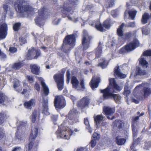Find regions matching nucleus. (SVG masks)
Here are the masks:
<instances>
[{"label": "nucleus", "mask_w": 151, "mask_h": 151, "mask_svg": "<svg viewBox=\"0 0 151 151\" xmlns=\"http://www.w3.org/2000/svg\"><path fill=\"white\" fill-rule=\"evenodd\" d=\"M83 37L82 40V45L83 47V50H86L88 49L89 47L91 38L88 35L86 30L83 31Z\"/></svg>", "instance_id": "9"}, {"label": "nucleus", "mask_w": 151, "mask_h": 151, "mask_svg": "<svg viewBox=\"0 0 151 151\" xmlns=\"http://www.w3.org/2000/svg\"><path fill=\"white\" fill-rule=\"evenodd\" d=\"M38 133V129L37 127H34L32 129L29 136L30 140L35 139Z\"/></svg>", "instance_id": "23"}, {"label": "nucleus", "mask_w": 151, "mask_h": 151, "mask_svg": "<svg viewBox=\"0 0 151 151\" xmlns=\"http://www.w3.org/2000/svg\"><path fill=\"white\" fill-rule=\"evenodd\" d=\"M19 40L21 45L26 42V41L24 39H23L22 38L20 37L19 38Z\"/></svg>", "instance_id": "59"}, {"label": "nucleus", "mask_w": 151, "mask_h": 151, "mask_svg": "<svg viewBox=\"0 0 151 151\" xmlns=\"http://www.w3.org/2000/svg\"><path fill=\"white\" fill-rule=\"evenodd\" d=\"M3 7L4 10L6 12V13H7L9 11L10 12L11 14L10 15V17H12L13 13V12H12L11 11H10V8L9 7V6L7 5L4 4L3 5Z\"/></svg>", "instance_id": "37"}, {"label": "nucleus", "mask_w": 151, "mask_h": 151, "mask_svg": "<svg viewBox=\"0 0 151 151\" xmlns=\"http://www.w3.org/2000/svg\"><path fill=\"white\" fill-rule=\"evenodd\" d=\"M135 26V22H131L128 23L127 24L126 27H134Z\"/></svg>", "instance_id": "52"}, {"label": "nucleus", "mask_w": 151, "mask_h": 151, "mask_svg": "<svg viewBox=\"0 0 151 151\" xmlns=\"http://www.w3.org/2000/svg\"><path fill=\"white\" fill-rule=\"evenodd\" d=\"M143 97L144 98L148 97L151 94V88L149 87H144L142 89Z\"/></svg>", "instance_id": "29"}, {"label": "nucleus", "mask_w": 151, "mask_h": 151, "mask_svg": "<svg viewBox=\"0 0 151 151\" xmlns=\"http://www.w3.org/2000/svg\"><path fill=\"white\" fill-rule=\"evenodd\" d=\"M142 55L138 59L139 63L141 66H148L149 63L147 61L146 58L143 57Z\"/></svg>", "instance_id": "28"}, {"label": "nucleus", "mask_w": 151, "mask_h": 151, "mask_svg": "<svg viewBox=\"0 0 151 151\" xmlns=\"http://www.w3.org/2000/svg\"><path fill=\"white\" fill-rule=\"evenodd\" d=\"M121 89L122 88L116 83V81L114 78V93L119 92Z\"/></svg>", "instance_id": "34"}, {"label": "nucleus", "mask_w": 151, "mask_h": 151, "mask_svg": "<svg viewBox=\"0 0 151 151\" xmlns=\"http://www.w3.org/2000/svg\"><path fill=\"white\" fill-rule=\"evenodd\" d=\"M132 132V135L133 137H136L137 135L138 130L136 127H131Z\"/></svg>", "instance_id": "44"}, {"label": "nucleus", "mask_w": 151, "mask_h": 151, "mask_svg": "<svg viewBox=\"0 0 151 151\" xmlns=\"http://www.w3.org/2000/svg\"><path fill=\"white\" fill-rule=\"evenodd\" d=\"M101 79L100 77L94 76L93 77L90 83V86L93 90H95L97 88L100 82Z\"/></svg>", "instance_id": "13"}, {"label": "nucleus", "mask_w": 151, "mask_h": 151, "mask_svg": "<svg viewBox=\"0 0 151 151\" xmlns=\"http://www.w3.org/2000/svg\"><path fill=\"white\" fill-rule=\"evenodd\" d=\"M35 51L34 50V48H32L29 49L28 51V52L27 55V57L28 59L31 60L33 59H37L36 56H35Z\"/></svg>", "instance_id": "21"}, {"label": "nucleus", "mask_w": 151, "mask_h": 151, "mask_svg": "<svg viewBox=\"0 0 151 151\" xmlns=\"http://www.w3.org/2000/svg\"><path fill=\"white\" fill-rule=\"evenodd\" d=\"M7 25L4 23L0 26V38L1 39L4 38L7 34Z\"/></svg>", "instance_id": "15"}, {"label": "nucleus", "mask_w": 151, "mask_h": 151, "mask_svg": "<svg viewBox=\"0 0 151 151\" xmlns=\"http://www.w3.org/2000/svg\"><path fill=\"white\" fill-rule=\"evenodd\" d=\"M65 70H63L60 73L54 75L53 78L57 82L58 88L59 90H61L64 86V75Z\"/></svg>", "instance_id": "6"}, {"label": "nucleus", "mask_w": 151, "mask_h": 151, "mask_svg": "<svg viewBox=\"0 0 151 151\" xmlns=\"http://www.w3.org/2000/svg\"><path fill=\"white\" fill-rule=\"evenodd\" d=\"M96 140L92 139L91 142V147H93L96 144Z\"/></svg>", "instance_id": "58"}, {"label": "nucleus", "mask_w": 151, "mask_h": 151, "mask_svg": "<svg viewBox=\"0 0 151 151\" xmlns=\"http://www.w3.org/2000/svg\"><path fill=\"white\" fill-rule=\"evenodd\" d=\"M33 143L32 142H30L29 145H28L27 146L28 147L29 150H30L31 149L32 147V146L33 145Z\"/></svg>", "instance_id": "62"}, {"label": "nucleus", "mask_w": 151, "mask_h": 151, "mask_svg": "<svg viewBox=\"0 0 151 151\" xmlns=\"http://www.w3.org/2000/svg\"><path fill=\"white\" fill-rule=\"evenodd\" d=\"M95 27L98 30L101 32H104L105 30V29L102 27V25L101 24L99 25H95Z\"/></svg>", "instance_id": "43"}, {"label": "nucleus", "mask_w": 151, "mask_h": 151, "mask_svg": "<svg viewBox=\"0 0 151 151\" xmlns=\"http://www.w3.org/2000/svg\"><path fill=\"white\" fill-rule=\"evenodd\" d=\"M109 85L105 89L100 90L101 92L103 93L104 98L107 99L113 96V78L109 79Z\"/></svg>", "instance_id": "5"}, {"label": "nucleus", "mask_w": 151, "mask_h": 151, "mask_svg": "<svg viewBox=\"0 0 151 151\" xmlns=\"http://www.w3.org/2000/svg\"><path fill=\"white\" fill-rule=\"evenodd\" d=\"M137 13V11H129L128 14L129 17L132 20H134Z\"/></svg>", "instance_id": "32"}, {"label": "nucleus", "mask_w": 151, "mask_h": 151, "mask_svg": "<svg viewBox=\"0 0 151 151\" xmlns=\"http://www.w3.org/2000/svg\"><path fill=\"white\" fill-rule=\"evenodd\" d=\"M140 138H138L133 142L132 143V145L130 146V149L131 150H132L134 149V145L136 144H138L139 142Z\"/></svg>", "instance_id": "48"}, {"label": "nucleus", "mask_w": 151, "mask_h": 151, "mask_svg": "<svg viewBox=\"0 0 151 151\" xmlns=\"http://www.w3.org/2000/svg\"><path fill=\"white\" fill-rule=\"evenodd\" d=\"M75 37L74 35H71L67 36L64 40L63 47L64 49V51L68 52L70 50L69 46L73 47L75 45Z\"/></svg>", "instance_id": "4"}, {"label": "nucleus", "mask_w": 151, "mask_h": 151, "mask_svg": "<svg viewBox=\"0 0 151 151\" xmlns=\"http://www.w3.org/2000/svg\"><path fill=\"white\" fill-rule=\"evenodd\" d=\"M70 72L69 70H68L66 72V82L67 84L69 83L70 81Z\"/></svg>", "instance_id": "51"}, {"label": "nucleus", "mask_w": 151, "mask_h": 151, "mask_svg": "<svg viewBox=\"0 0 151 151\" xmlns=\"http://www.w3.org/2000/svg\"><path fill=\"white\" fill-rule=\"evenodd\" d=\"M130 93V91L128 89H126L125 88L123 92V94L126 96L127 97Z\"/></svg>", "instance_id": "55"}, {"label": "nucleus", "mask_w": 151, "mask_h": 151, "mask_svg": "<svg viewBox=\"0 0 151 151\" xmlns=\"http://www.w3.org/2000/svg\"><path fill=\"white\" fill-rule=\"evenodd\" d=\"M142 32L143 34L145 35H147L149 33L148 30L147 29L146 27H144L142 29Z\"/></svg>", "instance_id": "56"}, {"label": "nucleus", "mask_w": 151, "mask_h": 151, "mask_svg": "<svg viewBox=\"0 0 151 151\" xmlns=\"http://www.w3.org/2000/svg\"><path fill=\"white\" fill-rule=\"evenodd\" d=\"M148 67H136L135 75L136 76H144L148 74Z\"/></svg>", "instance_id": "11"}, {"label": "nucleus", "mask_w": 151, "mask_h": 151, "mask_svg": "<svg viewBox=\"0 0 151 151\" xmlns=\"http://www.w3.org/2000/svg\"><path fill=\"white\" fill-rule=\"evenodd\" d=\"M35 88L37 91H39L40 90V85L37 83H36L35 84Z\"/></svg>", "instance_id": "60"}, {"label": "nucleus", "mask_w": 151, "mask_h": 151, "mask_svg": "<svg viewBox=\"0 0 151 151\" xmlns=\"http://www.w3.org/2000/svg\"><path fill=\"white\" fill-rule=\"evenodd\" d=\"M12 151H21V149L19 147H16L14 148Z\"/></svg>", "instance_id": "64"}, {"label": "nucleus", "mask_w": 151, "mask_h": 151, "mask_svg": "<svg viewBox=\"0 0 151 151\" xmlns=\"http://www.w3.org/2000/svg\"><path fill=\"white\" fill-rule=\"evenodd\" d=\"M113 0H109L108 1V4L109 5L108 7H111L113 6Z\"/></svg>", "instance_id": "61"}, {"label": "nucleus", "mask_w": 151, "mask_h": 151, "mask_svg": "<svg viewBox=\"0 0 151 151\" xmlns=\"http://www.w3.org/2000/svg\"><path fill=\"white\" fill-rule=\"evenodd\" d=\"M108 63V61L106 60L105 59H101L100 62L99 63V65L100 66H107Z\"/></svg>", "instance_id": "36"}, {"label": "nucleus", "mask_w": 151, "mask_h": 151, "mask_svg": "<svg viewBox=\"0 0 151 151\" xmlns=\"http://www.w3.org/2000/svg\"><path fill=\"white\" fill-rule=\"evenodd\" d=\"M9 51L11 52L12 53H14L17 52V49L15 47H11L9 48Z\"/></svg>", "instance_id": "57"}, {"label": "nucleus", "mask_w": 151, "mask_h": 151, "mask_svg": "<svg viewBox=\"0 0 151 151\" xmlns=\"http://www.w3.org/2000/svg\"><path fill=\"white\" fill-rule=\"evenodd\" d=\"M84 123L86 125V128L88 130L89 132L91 133L92 132V130L90 126L89 120L88 118H84Z\"/></svg>", "instance_id": "30"}, {"label": "nucleus", "mask_w": 151, "mask_h": 151, "mask_svg": "<svg viewBox=\"0 0 151 151\" xmlns=\"http://www.w3.org/2000/svg\"><path fill=\"white\" fill-rule=\"evenodd\" d=\"M117 33L119 37H122L123 35L122 29H118L117 30Z\"/></svg>", "instance_id": "53"}, {"label": "nucleus", "mask_w": 151, "mask_h": 151, "mask_svg": "<svg viewBox=\"0 0 151 151\" xmlns=\"http://www.w3.org/2000/svg\"><path fill=\"white\" fill-rule=\"evenodd\" d=\"M6 117V115L3 113H0V125L1 124L4 122Z\"/></svg>", "instance_id": "45"}, {"label": "nucleus", "mask_w": 151, "mask_h": 151, "mask_svg": "<svg viewBox=\"0 0 151 151\" xmlns=\"http://www.w3.org/2000/svg\"><path fill=\"white\" fill-rule=\"evenodd\" d=\"M19 124V125L18 127L16 133V135L18 138H19V135H20V134H22L24 133L25 131L26 128L27 126V122L26 121H20Z\"/></svg>", "instance_id": "10"}, {"label": "nucleus", "mask_w": 151, "mask_h": 151, "mask_svg": "<svg viewBox=\"0 0 151 151\" xmlns=\"http://www.w3.org/2000/svg\"><path fill=\"white\" fill-rule=\"evenodd\" d=\"M121 97L118 94H114V100L116 103H118L120 100Z\"/></svg>", "instance_id": "46"}, {"label": "nucleus", "mask_w": 151, "mask_h": 151, "mask_svg": "<svg viewBox=\"0 0 151 151\" xmlns=\"http://www.w3.org/2000/svg\"><path fill=\"white\" fill-rule=\"evenodd\" d=\"M139 118V116H137L132 118L131 123V127H136L138 124L137 121Z\"/></svg>", "instance_id": "31"}, {"label": "nucleus", "mask_w": 151, "mask_h": 151, "mask_svg": "<svg viewBox=\"0 0 151 151\" xmlns=\"http://www.w3.org/2000/svg\"><path fill=\"white\" fill-rule=\"evenodd\" d=\"M26 78H27L28 81L30 83H32L34 82V80L33 76L27 75L26 76Z\"/></svg>", "instance_id": "49"}, {"label": "nucleus", "mask_w": 151, "mask_h": 151, "mask_svg": "<svg viewBox=\"0 0 151 151\" xmlns=\"http://www.w3.org/2000/svg\"><path fill=\"white\" fill-rule=\"evenodd\" d=\"M142 55L144 56H151V50H148L144 51Z\"/></svg>", "instance_id": "42"}, {"label": "nucleus", "mask_w": 151, "mask_h": 151, "mask_svg": "<svg viewBox=\"0 0 151 151\" xmlns=\"http://www.w3.org/2000/svg\"><path fill=\"white\" fill-rule=\"evenodd\" d=\"M24 65L23 62L18 61L15 63L13 65V66H22Z\"/></svg>", "instance_id": "54"}, {"label": "nucleus", "mask_w": 151, "mask_h": 151, "mask_svg": "<svg viewBox=\"0 0 151 151\" xmlns=\"http://www.w3.org/2000/svg\"><path fill=\"white\" fill-rule=\"evenodd\" d=\"M23 91L22 92V94H25L27 92L29 91L30 90L29 87L27 85V83L25 81L23 82Z\"/></svg>", "instance_id": "33"}, {"label": "nucleus", "mask_w": 151, "mask_h": 151, "mask_svg": "<svg viewBox=\"0 0 151 151\" xmlns=\"http://www.w3.org/2000/svg\"><path fill=\"white\" fill-rule=\"evenodd\" d=\"M35 104V100L34 99H32L29 101L25 102L24 105L25 107L27 109H31L34 106Z\"/></svg>", "instance_id": "24"}, {"label": "nucleus", "mask_w": 151, "mask_h": 151, "mask_svg": "<svg viewBox=\"0 0 151 151\" xmlns=\"http://www.w3.org/2000/svg\"><path fill=\"white\" fill-rule=\"evenodd\" d=\"M38 80L41 83L45 95H47L49 93V89L47 86L45 84V82L44 80L42 77H38Z\"/></svg>", "instance_id": "19"}, {"label": "nucleus", "mask_w": 151, "mask_h": 151, "mask_svg": "<svg viewBox=\"0 0 151 151\" xmlns=\"http://www.w3.org/2000/svg\"><path fill=\"white\" fill-rule=\"evenodd\" d=\"M124 122L120 119H117L114 122V127L117 128L120 130L123 129L124 127Z\"/></svg>", "instance_id": "18"}, {"label": "nucleus", "mask_w": 151, "mask_h": 151, "mask_svg": "<svg viewBox=\"0 0 151 151\" xmlns=\"http://www.w3.org/2000/svg\"><path fill=\"white\" fill-rule=\"evenodd\" d=\"M89 104V100L87 97H83L78 101L77 104L78 107L83 109L87 106Z\"/></svg>", "instance_id": "16"}, {"label": "nucleus", "mask_w": 151, "mask_h": 151, "mask_svg": "<svg viewBox=\"0 0 151 151\" xmlns=\"http://www.w3.org/2000/svg\"><path fill=\"white\" fill-rule=\"evenodd\" d=\"M13 86L15 90L19 92L22 90L20 82L17 80H16L14 82Z\"/></svg>", "instance_id": "27"}, {"label": "nucleus", "mask_w": 151, "mask_h": 151, "mask_svg": "<svg viewBox=\"0 0 151 151\" xmlns=\"http://www.w3.org/2000/svg\"><path fill=\"white\" fill-rule=\"evenodd\" d=\"M100 138V134L97 133L95 132L93 134L92 136V139L96 140H98Z\"/></svg>", "instance_id": "50"}, {"label": "nucleus", "mask_w": 151, "mask_h": 151, "mask_svg": "<svg viewBox=\"0 0 151 151\" xmlns=\"http://www.w3.org/2000/svg\"><path fill=\"white\" fill-rule=\"evenodd\" d=\"M139 45V42L138 40L136 38H134L131 42L122 47L119 50V53L121 54H124L130 52L135 49Z\"/></svg>", "instance_id": "3"}, {"label": "nucleus", "mask_w": 151, "mask_h": 151, "mask_svg": "<svg viewBox=\"0 0 151 151\" xmlns=\"http://www.w3.org/2000/svg\"><path fill=\"white\" fill-rule=\"evenodd\" d=\"M37 115V112L36 111H34L31 117V120L32 122H34L35 121Z\"/></svg>", "instance_id": "47"}, {"label": "nucleus", "mask_w": 151, "mask_h": 151, "mask_svg": "<svg viewBox=\"0 0 151 151\" xmlns=\"http://www.w3.org/2000/svg\"><path fill=\"white\" fill-rule=\"evenodd\" d=\"M54 105L56 109H61L64 108L65 105L64 98L61 96H56L54 101Z\"/></svg>", "instance_id": "8"}, {"label": "nucleus", "mask_w": 151, "mask_h": 151, "mask_svg": "<svg viewBox=\"0 0 151 151\" xmlns=\"http://www.w3.org/2000/svg\"><path fill=\"white\" fill-rule=\"evenodd\" d=\"M132 34L131 32H129L125 33L123 36V39L125 40H129L132 37Z\"/></svg>", "instance_id": "38"}, {"label": "nucleus", "mask_w": 151, "mask_h": 151, "mask_svg": "<svg viewBox=\"0 0 151 151\" xmlns=\"http://www.w3.org/2000/svg\"><path fill=\"white\" fill-rule=\"evenodd\" d=\"M47 103L48 100L47 98H44L42 101L43 109L42 113L47 115L50 114L49 112H48Z\"/></svg>", "instance_id": "20"}, {"label": "nucleus", "mask_w": 151, "mask_h": 151, "mask_svg": "<svg viewBox=\"0 0 151 151\" xmlns=\"http://www.w3.org/2000/svg\"><path fill=\"white\" fill-rule=\"evenodd\" d=\"M78 111L75 109L71 110L69 112L68 116L64 120L63 123L59 126L58 129L56 132L58 137L65 139H69L70 138L71 135L74 133V132L78 131L77 129H75L74 130L68 127L67 125L69 124H72L76 122L73 120L76 115L78 114Z\"/></svg>", "instance_id": "1"}, {"label": "nucleus", "mask_w": 151, "mask_h": 151, "mask_svg": "<svg viewBox=\"0 0 151 151\" xmlns=\"http://www.w3.org/2000/svg\"><path fill=\"white\" fill-rule=\"evenodd\" d=\"M31 69L33 73L36 74H38L39 73L40 68L38 67H32Z\"/></svg>", "instance_id": "40"}, {"label": "nucleus", "mask_w": 151, "mask_h": 151, "mask_svg": "<svg viewBox=\"0 0 151 151\" xmlns=\"http://www.w3.org/2000/svg\"><path fill=\"white\" fill-rule=\"evenodd\" d=\"M151 19V14L149 13H145L142 15L141 22L143 24H145L147 22V21Z\"/></svg>", "instance_id": "26"}, {"label": "nucleus", "mask_w": 151, "mask_h": 151, "mask_svg": "<svg viewBox=\"0 0 151 151\" xmlns=\"http://www.w3.org/2000/svg\"><path fill=\"white\" fill-rule=\"evenodd\" d=\"M119 67H116L114 71V76L116 78L124 79L127 77V75L121 72Z\"/></svg>", "instance_id": "14"}, {"label": "nucleus", "mask_w": 151, "mask_h": 151, "mask_svg": "<svg viewBox=\"0 0 151 151\" xmlns=\"http://www.w3.org/2000/svg\"><path fill=\"white\" fill-rule=\"evenodd\" d=\"M6 99V96L3 93H0V104L4 103Z\"/></svg>", "instance_id": "41"}, {"label": "nucleus", "mask_w": 151, "mask_h": 151, "mask_svg": "<svg viewBox=\"0 0 151 151\" xmlns=\"http://www.w3.org/2000/svg\"><path fill=\"white\" fill-rule=\"evenodd\" d=\"M126 141V140L125 138H121L120 136L117 135L115 137V142L118 145L122 146L124 145Z\"/></svg>", "instance_id": "22"}, {"label": "nucleus", "mask_w": 151, "mask_h": 151, "mask_svg": "<svg viewBox=\"0 0 151 151\" xmlns=\"http://www.w3.org/2000/svg\"><path fill=\"white\" fill-rule=\"evenodd\" d=\"M21 26V23L20 22L16 23L13 26V29L14 31H17Z\"/></svg>", "instance_id": "39"}, {"label": "nucleus", "mask_w": 151, "mask_h": 151, "mask_svg": "<svg viewBox=\"0 0 151 151\" xmlns=\"http://www.w3.org/2000/svg\"><path fill=\"white\" fill-rule=\"evenodd\" d=\"M103 111L104 114L107 116V118L109 119L112 120L113 118L112 115L113 109L109 106H105L103 108Z\"/></svg>", "instance_id": "17"}, {"label": "nucleus", "mask_w": 151, "mask_h": 151, "mask_svg": "<svg viewBox=\"0 0 151 151\" xmlns=\"http://www.w3.org/2000/svg\"><path fill=\"white\" fill-rule=\"evenodd\" d=\"M44 13L41 9L39 10V15L35 19L36 24L39 26H43L44 24L45 19L43 16Z\"/></svg>", "instance_id": "12"}, {"label": "nucleus", "mask_w": 151, "mask_h": 151, "mask_svg": "<svg viewBox=\"0 0 151 151\" xmlns=\"http://www.w3.org/2000/svg\"><path fill=\"white\" fill-rule=\"evenodd\" d=\"M111 21L110 19L107 20L103 23V26L106 29H109L111 26Z\"/></svg>", "instance_id": "35"}, {"label": "nucleus", "mask_w": 151, "mask_h": 151, "mask_svg": "<svg viewBox=\"0 0 151 151\" xmlns=\"http://www.w3.org/2000/svg\"><path fill=\"white\" fill-rule=\"evenodd\" d=\"M58 116L57 115H53L51 116V118L53 121H56L58 119Z\"/></svg>", "instance_id": "63"}, {"label": "nucleus", "mask_w": 151, "mask_h": 151, "mask_svg": "<svg viewBox=\"0 0 151 151\" xmlns=\"http://www.w3.org/2000/svg\"><path fill=\"white\" fill-rule=\"evenodd\" d=\"M71 83L73 87L77 90H80L81 88L83 89L85 88L84 80L83 79L81 80L79 84L77 78L75 76H73L71 78Z\"/></svg>", "instance_id": "7"}, {"label": "nucleus", "mask_w": 151, "mask_h": 151, "mask_svg": "<svg viewBox=\"0 0 151 151\" xmlns=\"http://www.w3.org/2000/svg\"><path fill=\"white\" fill-rule=\"evenodd\" d=\"M29 0H16L14 5L16 10L19 12L31 11L32 8L29 5Z\"/></svg>", "instance_id": "2"}, {"label": "nucleus", "mask_w": 151, "mask_h": 151, "mask_svg": "<svg viewBox=\"0 0 151 151\" xmlns=\"http://www.w3.org/2000/svg\"><path fill=\"white\" fill-rule=\"evenodd\" d=\"M104 118L105 117L101 115H98L94 116V120L97 127H99L100 123L104 120Z\"/></svg>", "instance_id": "25"}]
</instances>
